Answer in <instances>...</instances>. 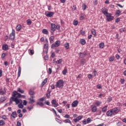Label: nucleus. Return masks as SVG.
I'll list each match as a JSON object with an SVG mask.
<instances>
[{"label": "nucleus", "mask_w": 126, "mask_h": 126, "mask_svg": "<svg viewBox=\"0 0 126 126\" xmlns=\"http://www.w3.org/2000/svg\"><path fill=\"white\" fill-rule=\"evenodd\" d=\"M86 7H87V6H86V4H82V9L84 10H85L86 9Z\"/></svg>", "instance_id": "nucleus-43"}, {"label": "nucleus", "mask_w": 126, "mask_h": 126, "mask_svg": "<svg viewBox=\"0 0 126 126\" xmlns=\"http://www.w3.org/2000/svg\"><path fill=\"white\" fill-rule=\"evenodd\" d=\"M56 86L57 88H58V87H59V88H61L62 89V88H63V80L62 79L59 80L56 83Z\"/></svg>", "instance_id": "nucleus-2"}, {"label": "nucleus", "mask_w": 126, "mask_h": 126, "mask_svg": "<svg viewBox=\"0 0 126 126\" xmlns=\"http://www.w3.org/2000/svg\"><path fill=\"white\" fill-rule=\"evenodd\" d=\"M9 101H10L8 103V105H9V106H10L12 103V101H13V96H11L10 97Z\"/></svg>", "instance_id": "nucleus-28"}, {"label": "nucleus", "mask_w": 126, "mask_h": 126, "mask_svg": "<svg viewBox=\"0 0 126 126\" xmlns=\"http://www.w3.org/2000/svg\"><path fill=\"white\" fill-rule=\"evenodd\" d=\"M73 25H75V26H76L78 24V21L74 20L73 22Z\"/></svg>", "instance_id": "nucleus-40"}, {"label": "nucleus", "mask_w": 126, "mask_h": 126, "mask_svg": "<svg viewBox=\"0 0 126 126\" xmlns=\"http://www.w3.org/2000/svg\"><path fill=\"white\" fill-rule=\"evenodd\" d=\"M24 106H26L27 105V101L26 100H23V104Z\"/></svg>", "instance_id": "nucleus-52"}, {"label": "nucleus", "mask_w": 126, "mask_h": 126, "mask_svg": "<svg viewBox=\"0 0 126 126\" xmlns=\"http://www.w3.org/2000/svg\"><path fill=\"white\" fill-rule=\"evenodd\" d=\"M2 49L3 51H7L8 50V45L7 44H3L2 46Z\"/></svg>", "instance_id": "nucleus-14"}, {"label": "nucleus", "mask_w": 126, "mask_h": 126, "mask_svg": "<svg viewBox=\"0 0 126 126\" xmlns=\"http://www.w3.org/2000/svg\"><path fill=\"white\" fill-rule=\"evenodd\" d=\"M82 118H83V116H82L77 117L76 118L74 119V123H77L78 122V121H80V120H81V119H82Z\"/></svg>", "instance_id": "nucleus-13"}, {"label": "nucleus", "mask_w": 126, "mask_h": 126, "mask_svg": "<svg viewBox=\"0 0 126 126\" xmlns=\"http://www.w3.org/2000/svg\"><path fill=\"white\" fill-rule=\"evenodd\" d=\"M121 83L122 84H124V83H125V79L124 78L121 79Z\"/></svg>", "instance_id": "nucleus-63"}, {"label": "nucleus", "mask_w": 126, "mask_h": 126, "mask_svg": "<svg viewBox=\"0 0 126 126\" xmlns=\"http://www.w3.org/2000/svg\"><path fill=\"white\" fill-rule=\"evenodd\" d=\"M20 74H21V67L19 66L18 67V77L20 76Z\"/></svg>", "instance_id": "nucleus-20"}, {"label": "nucleus", "mask_w": 126, "mask_h": 126, "mask_svg": "<svg viewBox=\"0 0 126 126\" xmlns=\"http://www.w3.org/2000/svg\"><path fill=\"white\" fill-rule=\"evenodd\" d=\"M91 121L92 120H91V118H88V119H87V123L88 124H90V123H91Z\"/></svg>", "instance_id": "nucleus-44"}, {"label": "nucleus", "mask_w": 126, "mask_h": 126, "mask_svg": "<svg viewBox=\"0 0 126 126\" xmlns=\"http://www.w3.org/2000/svg\"><path fill=\"white\" fill-rule=\"evenodd\" d=\"M64 118H65L66 119H69L70 116L68 114H66L64 115Z\"/></svg>", "instance_id": "nucleus-55"}, {"label": "nucleus", "mask_w": 126, "mask_h": 126, "mask_svg": "<svg viewBox=\"0 0 126 126\" xmlns=\"http://www.w3.org/2000/svg\"><path fill=\"white\" fill-rule=\"evenodd\" d=\"M1 118L2 119V120H7V117H6V115H2Z\"/></svg>", "instance_id": "nucleus-45"}, {"label": "nucleus", "mask_w": 126, "mask_h": 126, "mask_svg": "<svg viewBox=\"0 0 126 126\" xmlns=\"http://www.w3.org/2000/svg\"><path fill=\"white\" fill-rule=\"evenodd\" d=\"M107 108H108V106H105L102 108V111L103 113H106V112H107Z\"/></svg>", "instance_id": "nucleus-22"}, {"label": "nucleus", "mask_w": 126, "mask_h": 126, "mask_svg": "<svg viewBox=\"0 0 126 126\" xmlns=\"http://www.w3.org/2000/svg\"><path fill=\"white\" fill-rule=\"evenodd\" d=\"M101 12L105 16L107 15V14H108L109 13H108V9H106V8H102L101 9Z\"/></svg>", "instance_id": "nucleus-8"}, {"label": "nucleus", "mask_w": 126, "mask_h": 126, "mask_svg": "<svg viewBox=\"0 0 126 126\" xmlns=\"http://www.w3.org/2000/svg\"><path fill=\"white\" fill-rule=\"evenodd\" d=\"M78 105V101L74 100L71 104L72 108H75V107H77Z\"/></svg>", "instance_id": "nucleus-9"}, {"label": "nucleus", "mask_w": 126, "mask_h": 126, "mask_svg": "<svg viewBox=\"0 0 126 126\" xmlns=\"http://www.w3.org/2000/svg\"><path fill=\"white\" fill-rule=\"evenodd\" d=\"M27 23L29 25H31V24H32V21H31V20L30 19H28L27 20Z\"/></svg>", "instance_id": "nucleus-36"}, {"label": "nucleus", "mask_w": 126, "mask_h": 126, "mask_svg": "<svg viewBox=\"0 0 126 126\" xmlns=\"http://www.w3.org/2000/svg\"><path fill=\"white\" fill-rule=\"evenodd\" d=\"M125 29L122 28L120 29V32H125Z\"/></svg>", "instance_id": "nucleus-64"}, {"label": "nucleus", "mask_w": 126, "mask_h": 126, "mask_svg": "<svg viewBox=\"0 0 126 126\" xmlns=\"http://www.w3.org/2000/svg\"><path fill=\"white\" fill-rule=\"evenodd\" d=\"M15 38V31L12 29V32L10 33L9 39L12 41H13Z\"/></svg>", "instance_id": "nucleus-5"}, {"label": "nucleus", "mask_w": 126, "mask_h": 126, "mask_svg": "<svg viewBox=\"0 0 126 126\" xmlns=\"http://www.w3.org/2000/svg\"><path fill=\"white\" fill-rule=\"evenodd\" d=\"M104 47H105V44H104V43L101 42L99 44V48L103 49Z\"/></svg>", "instance_id": "nucleus-34"}, {"label": "nucleus", "mask_w": 126, "mask_h": 126, "mask_svg": "<svg viewBox=\"0 0 126 126\" xmlns=\"http://www.w3.org/2000/svg\"><path fill=\"white\" fill-rule=\"evenodd\" d=\"M44 104H45L46 105H47V106H50V102L49 101H45L44 102Z\"/></svg>", "instance_id": "nucleus-57"}, {"label": "nucleus", "mask_w": 126, "mask_h": 126, "mask_svg": "<svg viewBox=\"0 0 126 126\" xmlns=\"http://www.w3.org/2000/svg\"><path fill=\"white\" fill-rule=\"evenodd\" d=\"M112 111V113L113 114H118V113H119V112H120V109L119 108V107H115L112 109H111Z\"/></svg>", "instance_id": "nucleus-7"}, {"label": "nucleus", "mask_w": 126, "mask_h": 126, "mask_svg": "<svg viewBox=\"0 0 126 126\" xmlns=\"http://www.w3.org/2000/svg\"><path fill=\"white\" fill-rule=\"evenodd\" d=\"M5 125V123L4 122V121L0 120V126H4Z\"/></svg>", "instance_id": "nucleus-33"}, {"label": "nucleus", "mask_w": 126, "mask_h": 126, "mask_svg": "<svg viewBox=\"0 0 126 126\" xmlns=\"http://www.w3.org/2000/svg\"><path fill=\"white\" fill-rule=\"evenodd\" d=\"M120 13H121V11L120 10H117L115 13V15H120Z\"/></svg>", "instance_id": "nucleus-39"}, {"label": "nucleus", "mask_w": 126, "mask_h": 126, "mask_svg": "<svg viewBox=\"0 0 126 126\" xmlns=\"http://www.w3.org/2000/svg\"><path fill=\"white\" fill-rule=\"evenodd\" d=\"M50 92H49V93H47L46 94V96L47 98H50V97H51V94H50Z\"/></svg>", "instance_id": "nucleus-49"}, {"label": "nucleus", "mask_w": 126, "mask_h": 126, "mask_svg": "<svg viewBox=\"0 0 126 126\" xmlns=\"http://www.w3.org/2000/svg\"><path fill=\"white\" fill-rule=\"evenodd\" d=\"M13 102H15L16 105H17V104H19V99L16 97H13Z\"/></svg>", "instance_id": "nucleus-19"}, {"label": "nucleus", "mask_w": 126, "mask_h": 126, "mask_svg": "<svg viewBox=\"0 0 126 126\" xmlns=\"http://www.w3.org/2000/svg\"><path fill=\"white\" fill-rule=\"evenodd\" d=\"M18 107L20 109H23V107H24L22 103H20V104H18Z\"/></svg>", "instance_id": "nucleus-47"}, {"label": "nucleus", "mask_w": 126, "mask_h": 126, "mask_svg": "<svg viewBox=\"0 0 126 126\" xmlns=\"http://www.w3.org/2000/svg\"><path fill=\"white\" fill-rule=\"evenodd\" d=\"M91 32L93 35H94L95 36H96V31L95 30V29H93L91 31Z\"/></svg>", "instance_id": "nucleus-35"}, {"label": "nucleus", "mask_w": 126, "mask_h": 126, "mask_svg": "<svg viewBox=\"0 0 126 126\" xmlns=\"http://www.w3.org/2000/svg\"><path fill=\"white\" fill-rule=\"evenodd\" d=\"M113 115V110H112L111 109L108 110L106 112V115L107 116V117H112Z\"/></svg>", "instance_id": "nucleus-10"}, {"label": "nucleus", "mask_w": 126, "mask_h": 126, "mask_svg": "<svg viewBox=\"0 0 126 126\" xmlns=\"http://www.w3.org/2000/svg\"><path fill=\"white\" fill-rule=\"evenodd\" d=\"M93 75H92V74H89L88 75V78L89 79H91V78H92V77H93Z\"/></svg>", "instance_id": "nucleus-54"}, {"label": "nucleus", "mask_w": 126, "mask_h": 126, "mask_svg": "<svg viewBox=\"0 0 126 126\" xmlns=\"http://www.w3.org/2000/svg\"><path fill=\"white\" fill-rule=\"evenodd\" d=\"M55 57H56V54H55V53H51V58H55Z\"/></svg>", "instance_id": "nucleus-58"}, {"label": "nucleus", "mask_w": 126, "mask_h": 126, "mask_svg": "<svg viewBox=\"0 0 126 126\" xmlns=\"http://www.w3.org/2000/svg\"><path fill=\"white\" fill-rule=\"evenodd\" d=\"M48 47H49V45H48L47 43L45 44L44 45V49H48Z\"/></svg>", "instance_id": "nucleus-50"}, {"label": "nucleus", "mask_w": 126, "mask_h": 126, "mask_svg": "<svg viewBox=\"0 0 126 126\" xmlns=\"http://www.w3.org/2000/svg\"><path fill=\"white\" fill-rule=\"evenodd\" d=\"M64 47L66 50H68L69 49V43H67L64 44Z\"/></svg>", "instance_id": "nucleus-26"}, {"label": "nucleus", "mask_w": 126, "mask_h": 126, "mask_svg": "<svg viewBox=\"0 0 126 126\" xmlns=\"http://www.w3.org/2000/svg\"><path fill=\"white\" fill-rule=\"evenodd\" d=\"M60 45H61V41L57 40L55 43H54L51 45V49H54V48H57Z\"/></svg>", "instance_id": "nucleus-4"}, {"label": "nucleus", "mask_w": 126, "mask_h": 126, "mask_svg": "<svg viewBox=\"0 0 126 126\" xmlns=\"http://www.w3.org/2000/svg\"><path fill=\"white\" fill-rule=\"evenodd\" d=\"M34 108V105H31V107L28 106L27 107V109L29 110V111H31V110H32V109H33Z\"/></svg>", "instance_id": "nucleus-38"}, {"label": "nucleus", "mask_w": 126, "mask_h": 126, "mask_svg": "<svg viewBox=\"0 0 126 126\" xmlns=\"http://www.w3.org/2000/svg\"><path fill=\"white\" fill-rule=\"evenodd\" d=\"M64 123H65V124L68 123L69 124H70V125H72V124L71 123V121H70V120L69 119H66L63 121Z\"/></svg>", "instance_id": "nucleus-25"}, {"label": "nucleus", "mask_w": 126, "mask_h": 126, "mask_svg": "<svg viewBox=\"0 0 126 126\" xmlns=\"http://www.w3.org/2000/svg\"><path fill=\"white\" fill-rule=\"evenodd\" d=\"M7 98V97L6 96H1L0 98V102L1 103H2V102H4V101H5V100H6Z\"/></svg>", "instance_id": "nucleus-16"}, {"label": "nucleus", "mask_w": 126, "mask_h": 126, "mask_svg": "<svg viewBox=\"0 0 126 126\" xmlns=\"http://www.w3.org/2000/svg\"><path fill=\"white\" fill-rule=\"evenodd\" d=\"M84 63H85V59H83L81 60V63H82L83 64H84Z\"/></svg>", "instance_id": "nucleus-61"}, {"label": "nucleus", "mask_w": 126, "mask_h": 126, "mask_svg": "<svg viewBox=\"0 0 126 126\" xmlns=\"http://www.w3.org/2000/svg\"><path fill=\"white\" fill-rule=\"evenodd\" d=\"M92 112L95 113L97 111V107L95 105H92Z\"/></svg>", "instance_id": "nucleus-15"}, {"label": "nucleus", "mask_w": 126, "mask_h": 126, "mask_svg": "<svg viewBox=\"0 0 126 126\" xmlns=\"http://www.w3.org/2000/svg\"><path fill=\"white\" fill-rule=\"evenodd\" d=\"M44 60H45V61H48L49 60V55H48V54H46L44 56Z\"/></svg>", "instance_id": "nucleus-41"}, {"label": "nucleus", "mask_w": 126, "mask_h": 126, "mask_svg": "<svg viewBox=\"0 0 126 126\" xmlns=\"http://www.w3.org/2000/svg\"><path fill=\"white\" fill-rule=\"evenodd\" d=\"M29 104H33V103H35V100L32 99V98H29Z\"/></svg>", "instance_id": "nucleus-30"}, {"label": "nucleus", "mask_w": 126, "mask_h": 126, "mask_svg": "<svg viewBox=\"0 0 126 126\" xmlns=\"http://www.w3.org/2000/svg\"><path fill=\"white\" fill-rule=\"evenodd\" d=\"M6 56V53H2L1 56V59H4Z\"/></svg>", "instance_id": "nucleus-48"}, {"label": "nucleus", "mask_w": 126, "mask_h": 126, "mask_svg": "<svg viewBox=\"0 0 126 126\" xmlns=\"http://www.w3.org/2000/svg\"><path fill=\"white\" fill-rule=\"evenodd\" d=\"M45 14L47 17H52L55 13L54 12L47 11L45 12Z\"/></svg>", "instance_id": "nucleus-6"}, {"label": "nucleus", "mask_w": 126, "mask_h": 126, "mask_svg": "<svg viewBox=\"0 0 126 126\" xmlns=\"http://www.w3.org/2000/svg\"><path fill=\"white\" fill-rule=\"evenodd\" d=\"M21 28H22V27L21 25H18L16 27V31H20L21 30Z\"/></svg>", "instance_id": "nucleus-21"}, {"label": "nucleus", "mask_w": 126, "mask_h": 126, "mask_svg": "<svg viewBox=\"0 0 126 126\" xmlns=\"http://www.w3.org/2000/svg\"><path fill=\"white\" fill-rule=\"evenodd\" d=\"M34 90H35V88H31L29 91V95H35V93L34 92Z\"/></svg>", "instance_id": "nucleus-11"}, {"label": "nucleus", "mask_w": 126, "mask_h": 126, "mask_svg": "<svg viewBox=\"0 0 126 126\" xmlns=\"http://www.w3.org/2000/svg\"><path fill=\"white\" fill-rule=\"evenodd\" d=\"M56 103H57V100L56 99H53V100H52V101H51L52 105H54Z\"/></svg>", "instance_id": "nucleus-42"}, {"label": "nucleus", "mask_w": 126, "mask_h": 126, "mask_svg": "<svg viewBox=\"0 0 126 126\" xmlns=\"http://www.w3.org/2000/svg\"><path fill=\"white\" fill-rule=\"evenodd\" d=\"M114 60H115V57H114L113 56H112L109 58V62H114Z\"/></svg>", "instance_id": "nucleus-32"}, {"label": "nucleus", "mask_w": 126, "mask_h": 126, "mask_svg": "<svg viewBox=\"0 0 126 126\" xmlns=\"http://www.w3.org/2000/svg\"><path fill=\"white\" fill-rule=\"evenodd\" d=\"M87 56V53H86V52L79 53V57L81 59H82V58H85V57H86Z\"/></svg>", "instance_id": "nucleus-12"}, {"label": "nucleus", "mask_w": 126, "mask_h": 126, "mask_svg": "<svg viewBox=\"0 0 126 126\" xmlns=\"http://www.w3.org/2000/svg\"><path fill=\"white\" fill-rule=\"evenodd\" d=\"M36 105H39L40 107H43V106H44V103H43V102H37L36 103Z\"/></svg>", "instance_id": "nucleus-31"}, {"label": "nucleus", "mask_w": 126, "mask_h": 126, "mask_svg": "<svg viewBox=\"0 0 126 126\" xmlns=\"http://www.w3.org/2000/svg\"><path fill=\"white\" fill-rule=\"evenodd\" d=\"M17 114L16 113V111H14L12 113L11 115H10V117L11 118H13V119H15L16 117L14 116H16Z\"/></svg>", "instance_id": "nucleus-18"}, {"label": "nucleus", "mask_w": 126, "mask_h": 126, "mask_svg": "<svg viewBox=\"0 0 126 126\" xmlns=\"http://www.w3.org/2000/svg\"><path fill=\"white\" fill-rule=\"evenodd\" d=\"M42 32L43 33V34H48V30H47V29H44L42 30Z\"/></svg>", "instance_id": "nucleus-27"}, {"label": "nucleus", "mask_w": 126, "mask_h": 126, "mask_svg": "<svg viewBox=\"0 0 126 126\" xmlns=\"http://www.w3.org/2000/svg\"><path fill=\"white\" fill-rule=\"evenodd\" d=\"M4 94H5V93L3 91H0V95H4Z\"/></svg>", "instance_id": "nucleus-59"}, {"label": "nucleus", "mask_w": 126, "mask_h": 126, "mask_svg": "<svg viewBox=\"0 0 126 126\" xmlns=\"http://www.w3.org/2000/svg\"><path fill=\"white\" fill-rule=\"evenodd\" d=\"M49 40H50V43H53V41L55 40V36H50V37L49 38Z\"/></svg>", "instance_id": "nucleus-23"}, {"label": "nucleus", "mask_w": 126, "mask_h": 126, "mask_svg": "<svg viewBox=\"0 0 126 126\" xmlns=\"http://www.w3.org/2000/svg\"><path fill=\"white\" fill-rule=\"evenodd\" d=\"M113 98L112 97H109L107 98V103H110L111 101H112Z\"/></svg>", "instance_id": "nucleus-37"}, {"label": "nucleus", "mask_w": 126, "mask_h": 126, "mask_svg": "<svg viewBox=\"0 0 126 126\" xmlns=\"http://www.w3.org/2000/svg\"><path fill=\"white\" fill-rule=\"evenodd\" d=\"M121 19L119 18H117L116 20H115V22L116 23H119V22H120Z\"/></svg>", "instance_id": "nucleus-51"}, {"label": "nucleus", "mask_w": 126, "mask_h": 126, "mask_svg": "<svg viewBox=\"0 0 126 126\" xmlns=\"http://www.w3.org/2000/svg\"><path fill=\"white\" fill-rule=\"evenodd\" d=\"M63 63V59H60L59 60H58L57 61H56V63L57 64H60L61 63Z\"/></svg>", "instance_id": "nucleus-29"}, {"label": "nucleus", "mask_w": 126, "mask_h": 126, "mask_svg": "<svg viewBox=\"0 0 126 126\" xmlns=\"http://www.w3.org/2000/svg\"><path fill=\"white\" fill-rule=\"evenodd\" d=\"M80 44H81V45H85V44H86V41L84 39H81L80 40Z\"/></svg>", "instance_id": "nucleus-17"}, {"label": "nucleus", "mask_w": 126, "mask_h": 126, "mask_svg": "<svg viewBox=\"0 0 126 126\" xmlns=\"http://www.w3.org/2000/svg\"><path fill=\"white\" fill-rule=\"evenodd\" d=\"M17 91L18 92H20V93H21L22 94H24V90H22L20 88H18Z\"/></svg>", "instance_id": "nucleus-24"}, {"label": "nucleus", "mask_w": 126, "mask_h": 126, "mask_svg": "<svg viewBox=\"0 0 126 126\" xmlns=\"http://www.w3.org/2000/svg\"><path fill=\"white\" fill-rule=\"evenodd\" d=\"M12 96L13 98H16L17 99L21 98V94L16 92V91H14L12 93Z\"/></svg>", "instance_id": "nucleus-1"}, {"label": "nucleus", "mask_w": 126, "mask_h": 126, "mask_svg": "<svg viewBox=\"0 0 126 126\" xmlns=\"http://www.w3.org/2000/svg\"><path fill=\"white\" fill-rule=\"evenodd\" d=\"M45 99H46V97H43L39 99V101H41V102H44V100H45Z\"/></svg>", "instance_id": "nucleus-56"}, {"label": "nucleus", "mask_w": 126, "mask_h": 126, "mask_svg": "<svg viewBox=\"0 0 126 126\" xmlns=\"http://www.w3.org/2000/svg\"><path fill=\"white\" fill-rule=\"evenodd\" d=\"M66 72H67V70H66V69H64L62 71V73H63V75H65V74H66Z\"/></svg>", "instance_id": "nucleus-46"}, {"label": "nucleus", "mask_w": 126, "mask_h": 126, "mask_svg": "<svg viewBox=\"0 0 126 126\" xmlns=\"http://www.w3.org/2000/svg\"><path fill=\"white\" fill-rule=\"evenodd\" d=\"M80 32V33L81 34V35H85V32H84L82 30H81Z\"/></svg>", "instance_id": "nucleus-60"}, {"label": "nucleus", "mask_w": 126, "mask_h": 126, "mask_svg": "<svg viewBox=\"0 0 126 126\" xmlns=\"http://www.w3.org/2000/svg\"><path fill=\"white\" fill-rule=\"evenodd\" d=\"M17 126H21V123L19 121L17 122Z\"/></svg>", "instance_id": "nucleus-62"}, {"label": "nucleus", "mask_w": 126, "mask_h": 126, "mask_svg": "<svg viewBox=\"0 0 126 126\" xmlns=\"http://www.w3.org/2000/svg\"><path fill=\"white\" fill-rule=\"evenodd\" d=\"M105 16L107 17L106 20L108 22L114 20V16H112V14L110 13H108V14L106 15Z\"/></svg>", "instance_id": "nucleus-3"}, {"label": "nucleus", "mask_w": 126, "mask_h": 126, "mask_svg": "<svg viewBox=\"0 0 126 126\" xmlns=\"http://www.w3.org/2000/svg\"><path fill=\"white\" fill-rule=\"evenodd\" d=\"M48 73H49V74H52V68H49Z\"/></svg>", "instance_id": "nucleus-53"}]
</instances>
